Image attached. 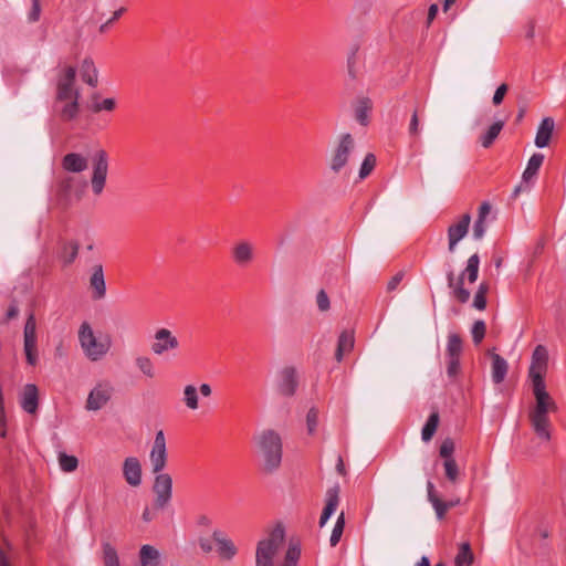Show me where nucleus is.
I'll list each match as a JSON object with an SVG mask.
<instances>
[{
  "instance_id": "1",
  "label": "nucleus",
  "mask_w": 566,
  "mask_h": 566,
  "mask_svg": "<svg viewBox=\"0 0 566 566\" xmlns=\"http://www.w3.org/2000/svg\"><path fill=\"white\" fill-rule=\"evenodd\" d=\"M535 406L530 411V421L536 436L545 441H549L552 436L549 431L548 412L556 410L557 406L546 390L545 384H532Z\"/></svg>"
},
{
  "instance_id": "2",
  "label": "nucleus",
  "mask_w": 566,
  "mask_h": 566,
  "mask_svg": "<svg viewBox=\"0 0 566 566\" xmlns=\"http://www.w3.org/2000/svg\"><path fill=\"white\" fill-rule=\"evenodd\" d=\"M75 78L76 69L74 66H66L57 78L55 104L69 101L57 111L63 122L73 120L80 112V92L74 88Z\"/></svg>"
},
{
  "instance_id": "3",
  "label": "nucleus",
  "mask_w": 566,
  "mask_h": 566,
  "mask_svg": "<svg viewBox=\"0 0 566 566\" xmlns=\"http://www.w3.org/2000/svg\"><path fill=\"white\" fill-rule=\"evenodd\" d=\"M263 458V470L275 472L282 462L283 444L280 434L273 429L263 430L256 438Z\"/></svg>"
},
{
  "instance_id": "4",
  "label": "nucleus",
  "mask_w": 566,
  "mask_h": 566,
  "mask_svg": "<svg viewBox=\"0 0 566 566\" xmlns=\"http://www.w3.org/2000/svg\"><path fill=\"white\" fill-rule=\"evenodd\" d=\"M285 536L284 527L277 524L268 538L258 543L255 552V566H274L273 559L283 543Z\"/></svg>"
},
{
  "instance_id": "5",
  "label": "nucleus",
  "mask_w": 566,
  "mask_h": 566,
  "mask_svg": "<svg viewBox=\"0 0 566 566\" xmlns=\"http://www.w3.org/2000/svg\"><path fill=\"white\" fill-rule=\"evenodd\" d=\"M78 338L86 356L92 360L101 359L109 349L111 340L107 336H96L86 321L82 324Z\"/></svg>"
},
{
  "instance_id": "6",
  "label": "nucleus",
  "mask_w": 566,
  "mask_h": 566,
  "mask_svg": "<svg viewBox=\"0 0 566 566\" xmlns=\"http://www.w3.org/2000/svg\"><path fill=\"white\" fill-rule=\"evenodd\" d=\"M93 172L91 178V186L93 193L99 196L106 184L108 172V155L104 149H98L92 158Z\"/></svg>"
},
{
  "instance_id": "7",
  "label": "nucleus",
  "mask_w": 566,
  "mask_h": 566,
  "mask_svg": "<svg viewBox=\"0 0 566 566\" xmlns=\"http://www.w3.org/2000/svg\"><path fill=\"white\" fill-rule=\"evenodd\" d=\"M354 148V137L349 133L342 134L331 159L329 167L333 172L338 174L347 165Z\"/></svg>"
},
{
  "instance_id": "8",
  "label": "nucleus",
  "mask_w": 566,
  "mask_h": 566,
  "mask_svg": "<svg viewBox=\"0 0 566 566\" xmlns=\"http://www.w3.org/2000/svg\"><path fill=\"white\" fill-rule=\"evenodd\" d=\"M153 492L155 494L154 507L164 510L172 497V479L168 473H155Z\"/></svg>"
},
{
  "instance_id": "9",
  "label": "nucleus",
  "mask_w": 566,
  "mask_h": 566,
  "mask_svg": "<svg viewBox=\"0 0 566 566\" xmlns=\"http://www.w3.org/2000/svg\"><path fill=\"white\" fill-rule=\"evenodd\" d=\"M548 366V352L545 346L537 345L532 355V361L528 369V377L532 384H545L544 377Z\"/></svg>"
},
{
  "instance_id": "10",
  "label": "nucleus",
  "mask_w": 566,
  "mask_h": 566,
  "mask_svg": "<svg viewBox=\"0 0 566 566\" xmlns=\"http://www.w3.org/2000/svg\"><path fill=\"white\" fill-rule=\"evenodd\" d=\"M149 461L153 473H160L167 463L166 439L163 430L157 431L150 450Z\"/></svg>"
},
{
  "instance_id": "11",
  "label": "nucleus",
  "mask_w": 566,
  "mask_h": 566,
  "mask_svg": "<svg viewBox=\"0 0 566 566\" xmlns=\"http://www.w3.org/2000/svg\"><path fill=\"white\" fill-rule=\"evenodd\" d=\"M113 386L108 381L98 382L88 394L86 409L97 411L102 409L112 398Z\"/></svg>"
},
{
  "instance_id": "12",
  "label": "nucleus",
  "mask_w": 566,
  "mask_h": 566,
  "mask_svg": "<svg viewBox=\"0 0 566 566\" xmlns=\"http://www.w3.org/2000/svg\"><path fill=\"white\" fill-rule=\"evenodd\" d=\"M24 353L29 365L38 363L36 353V321H25L24 325Z\"/></svg>"
},
{
  "instance_id": "13",
  "label": "nucleus",
  "mask_w": 566,
  "mask_h": 566,
  "mask_svg": "<svg viewBox=\"0 0 566 566\" xmlns=\"http://www.w3.org/2000/svg\"><path fill=\"white\" fill-rule=\"evenodd\" d=\"M470 222H471L470 213H464L458 223L451 224L448 228V239H449L448 250H449V252L453 253L458 242L467 235V233L469 231Z\"/></svg>"
},
{
  "instance_id": "14",
  "label": "nucleus",
  "mask_w": 566,
  "mask_h": 566,
  "mask_svg": "<svg viewBox=\"0 0 566 566\" xmlns=\"http://www.w3.org/2000/svg\"><path fill=\"white\" fill-rule=\"evenodd\" d=\"M90 290L91 296L95 301L102 300L106 295V284L102 264H95L92 266L90 276Z\"/></svg>"
},
{
  "instance_id": "15",
  "label": "nucleus",
  "mask_w": 566,
  "mask_h": 566,
  "mask_svg": "<svg viewBox=\"0 0 566 566\" xmlns=\"http://www.w3.org/2000/svg\"><path fill=\"white\" fill-rule=\"evenodd\" d=\"M298 381L294 367H285L280 373L279 390L283 396L292 397L297 389Z\"/></svg>"
},
{
  "instance_id": "16",
  "label": "nucleus",
  "mask_w": 566,
  "mask_h": 566,
  "mask_svg": "<svg viewBox=\"0 0 566 566\" xmlns=\"http://www.w3.org/2000/svg\"><path fill=\"white\" fill-rule=\"evenodd\" d=\"M75 186L74 177H64L56 184L55 198L57 205L63 209H66L72 201V192Z\"/></svg>"
},
{
  "instance_id": "17",
  "label": "nucleus",
  "mask_w": 566,
  "mask_h": 566,
  "mask_svg": "<svg viewBox=\"0 0 566 566\" xmlns=\"http://www.w3.org/2000/svg\"><path fill=\"white\" fill-rule=\"evenodd\" d=\"M20 406L30 415L36 412L39 407V389L34 384H27L23 387L20 395Z\"/></svg>"
},
{
  "instance_id": "18",
  "label": "nucleus",
  "mask_w": 566,
  "mask_h": 566,
  "mask_svg": "<svg viewBox=\"0 0 566 566\" xmlns=\"http://www.w3.org/2000/svg\"><path fill=\"white\" fill-rule=\"evenodd\" d=\"M123 475L130 486H139L142 483V465L137 458H126L123 463Z\"/></svg>"
},
{
  "instance_id": "19",
  "label": "nucleus",
  "mask_w": 566,
  "mask_h": 566,
  "mask_svg": "<svg viewBox=\"0 0 566 566\" xmlns=\"http://www.w3.org/2000/svg\"><path fill=\"white\" fill-rule=\"evenodd\" d=\"M231 255L237 265L248 266L254 259L253 245L248 241H240L232 248Z\"/></svg>"
},
{
  "instance_id": "20",
  "label": "nucleus",
  "mask_w": 566,
  "mask_h": 566,
  "mask_svg": "<svg viewBox=\"0 0 566 566\" xmlns=\"http://www.w3.org/2000/svg\"><path fill=\"white\" fill-rule=\"evenodd\" d=\"M177 346V338L172 336L168 329L161 328L155 334V342L151 345V349L155 354L160 355L168 349L176 348Z\"/></svg>"
},
{
  "instance_id": "21",
  "label": "nucleus",
  "mask_w": 566,
  "mask_h": 566,
  "mask_svg": "<svg viewBox=\"0 0 566 566\" xmlns=\"http://www.w3.org/2000/svg\"><path fill=\"white\" fill-rule=\"evenodd\" d=\"M212 538L218 545V553L223 559H232L237 554V547L233 542L222 536V532L216 530L212 533Z\"/></svg>"
},
{
  "instance_id": "22",
  "label": "nucleus",
  "mask_w": 566,
  "mask_h": 566,
  "mask_svg": "<svg viewBox=\"0 0 566 566\" xmlns=\"http://www.w3.org/2000/svg\"><path fill=\"white\" fill-rule=\"evenodd\" d=\"M554 127H555V123L552 117L543 118V120L541 122V124L538 126L537 134L535 137V145L538 148H544V147L548 146L552 135H553Z\"/></svg>"
},
{
  "instance_id": "23",
  "label": "nucleus",
  "mask_w": 566,
  "mask_h": 566,
  "mask_svg": "<svg viewBox=\"0 0 566 566\" xmlns=\"http://www.w3.org/2000/svg\"><path fill=\"white\" fill-rule=\"evenodd\" d=\"M80 244L77 241H62L59 250V259L64 266L71 265L78 254Z\"/></svg>"
},
{
  "instance_id": "24",
  "label": "nucleus",
  "mask_w": 566,
  "mask_h": 566,
  "mask_svg": "<svg viewBox=\"0 0 566 566\" xmlns=\"http://www.w3.org/2000/svg\"><path fill=\"white\" fill-rule=\"evenodd\" d=\"M62 167L70 172H82L87 168V159L77 153H69L62 159Z\"/></svg>"
},
{
  "instance_id": "25",
  "label": "nucleus",
  "mask_w": 566,
  "mask_h": 566,
  "mask_svg": "<svg viewBox=\"0 0 566 566\" xmlns=\"http://www.w3.org/2000/svg\"><path fill=\"white\" fill-rule=\"evenodd\" d=\"M354 332L345 329L340 333L337 340V347L335 350V359L339 363L343 360L345 354L349 353L354 347Z\"/></svg>"
},
{
  "instance_id": "26",
  "label": "nucleus",
  "mask_w": 566,
  "mask_h": 566,
  "mask_svg": "<svg viewBox=\"0 0 566 566\" xmlns=\"http://www.w3.org/2000/svg\"><path fill=\"white\" fill-rule=\"evenodd\" d=\"M139 564L140 566H160V552L149 544L143 545L139 549Z\"/></svg>"
},
{
  "instance_id": "27",
  "label": "nucleus",
  "mask_w": 566,
  "mask_h": 566,
  "mask_svg": "<svg viewBox=\"0 0 566 566\" xmlns=\"http://www.w3.org/2000/svg\"><path fill=\"white\" fill-rule=\"evenodd\" d=\"M448 286L453 290L454 297L460 303H467L470 298V292L463 287V277L460 276L458 282L454 281V272L450 270L447 273Z\"/></svg>"
},
{
  "instance_id": "28",
  "label": "nucleus",
  "mask_w": 566,
  "mask_h": 566,
  "mask_svg": "<svg viewBox=\"0 0 566 566\" xmlns=\"http://www.w3.org/2000/svg\"><path fill=\"white\" fill-rule=\"evenodd\" d=\"M544 161V155L541 153H535L528 159L526 169L522 175V179L524 184H530L538 174V170Z\"/></svg>"
},
{
  "instance_id": "29",
  "label": "nucleus",
  "mask_w": 566,
  "mask_h": 566,
  "mask_svg": "<svg viewBox=\"0 0 566 566\" xmlns=\"http://www.w3.org/2000/svg\"><path fill=\"white\" fill-rule=\"evenodd\" d=\"M507 361L499 354H492V380L494 384H501L507 374Z\"/></svg>"
},
{
  "instance_id": "30",
  "label": "nucleus",
  "mask_w": 566,
  "mask_h": 566,
  "mask_svg": "<svg viewBox=\"0 0 566 566\" xmlns=\"http://www.w3.org/2000/svg\"><path fill=\"white\" fill-rule=\"evenodd\" d=\"M439 422V411L437 409H433L421 430V439L423 442H429L433 438L438 429Z\"/></svg>"
},
{
  "instance_id": "31",
  "label": "nucleus",
  "mask_w": 566,
  "mask_h": 566,
  "mask_svg": "<svg viewBox=\"0 0 566 566\" xmlns=\"http://www.w3.org/2000/svg\"><path fill=\"white\" fill-rule=\"evenodd\" d=\"M339 491L340 488L337 483L326 491V504L322 512L323 515L331 518V516L335 513L339 503Z\"/></svg>"
},
{
  "instance_id": "32",
  "label": "nucleus",
  "mask_w": 566,
  "mask_h": 566,
  "mask_svg": "<svg viewBox=\"0 0 566 566\" xmlns=\"http://www.w3.org/2000/svg\"><path fill=\"white\" fill-rule=\"evenodd\" d=\"M339 491L340 488L337 483L326 491V504L322 512L323 515L331 518V516L335 513L339 503Z\"/></svg>"
},
{
  "instance_id": "33",
  "label": "nucleus",
  "mask_w": 566,
  "mask_h": 566,
  "mask_svg": "<svg viewBox=\"0 0 566 566\" xmlns=\"http://www.w3.org/2000/svg\"><path fill=\"white\" fill-rule=\"evenodd\" d=\"M97 74L98 72L94 65L93 60L90 57L84 59L81 66L82 80L90 86L96 87L98 83Z\"/></svg>"
},
{
  "instance_id": "34",
  "label": "nucleus",
  "mask_w": 566,
  "mask_h": 566,
  "mask_svg": "<svg viewBox=\"0 0 566 566\" xmlns=\"http://www.w3.org/2000/svg\"><path fill=\"white\" fill-rule=\"evenodd\" d=\"M504 125H505V120H496V122H494L486 129V132L483 135H481V137H480L481 145L484 148L491 147L493 145V143L495 142V139L497 138V136L500 135V133L503 129Z\"/></svg>"
},
{
  "instance_id": "35",
  "label": "nucleus",
  "mask_w": 566,
  "mask_h": 566,
  "mask_svg": "<svg viewBox=\"0 0 566 566\" xmlns=\"http://www.w3.org/2000/svg\"><path fill=\"white\" fill-rule=\"evenodd\" d=\"M370 109L371 101L368 97H361L358 99L355 108V117L360 125L366 126L368 124V113Z\"/></svg>"
},
{
  "instance_id": "36",
  "label": "nucleus",
  "mask_w": 566,
  "mask_h": 566,
  "mask_svg": "<svg viewBox=\"0 0 566 566\" xmlns=\"http://www.w3.org/2000/svg\"><path fill=\"white\" fill-rule=\"evenodd\" d=\"M479 265H480V256L478 253H474L473 255H471L469 258V260L467 262V266L460 276H462L464 279V276L467 275L469 282L474 283L478 279Z\"/></svg>"
},
{
  "instance_id": "37",
  "label": "nucleus",
  "mask_w": 566,
  "mask_h": 566,
  "mask_svg": "<svg viewBox=\"0 0 566 566\" xmlns=\"http://www.w3.org/2000/svg\"><path fill=\"white\" fill-rule=\"evenodd\" d=\"M473 553L468 542L462 543L454 558V566H470L473 563Z\"/></svg>"
},
{
  "instance_id": "38",
  "label": "nucleus",
  "mask_w": 566,
  "mask_h": 566,
  "mask_svg": "<svg viewBox=\"0 0 566 566\" xmlns=\"http://www.w3.org/2000/svg\"><path fill=\"white\" fill-rule=\"evenodd\" d=\"M462 353V339L459 334L450 333L447 344V357H460Z\"/></svg>"
},
{
  "instance_id": "39",
  "label": "nucleus",
  "mask_w": 566,
  "mask_h": 566,
  "mask_svg": "<svg viewBox=\"0 0 566 566\" xmlns=\"http://www.w3.org/2000/svg\"><path fill=\"white\" fill-rule=\"evenodd\" d=\"M184 402L191 410L198 409V407H199L198 390L193 385H187L184 388Z\"/></svg>"
},
{
  "instance_id": "40",
  "label": "nucleus",
  "mask_w": 566,
  "mask_h": 566,
  "mask_svg": "<svg viewBox=\"0 0 566 566\" xmlns=\"http://www.w3.org/2000/svg\"><path fill=\"white\" fill-rule=\"evenodd\" d=\"M344 527H345V515H344V512H342L336 520V523L334 525V528H333L331 537H329V544L332 547H335L339 543L340 537L344 532Z\"/></svg>"
},
{
  "instance_id": "41",
  "label": "nucleus",
  "mask_w": 566,
  "mask_h": 566,
  "mask_svg": "<svg viewBox=\"0 0 566 566\" xmlns=\"http://www.w3.org/2000/svg\"><path fill=\"white\" fill-rule=\"evenodd\" d=\"M103 559L105 566H120L116 549L109 544H103Z\"/></svg>"
},
{
  "instance_id": "42",
  "label": "nucleus",
  "mask_w": 566,
  "mask_h": 566,
  "mask_svg": "<svg viewBox=\"0 0 566 566\" xmlns=\"http://www.w3.org/2000/svg\"><path fill=\"white\" fill-rule=\"evenodd\" d=\"M489 292V284L486 282H482L480 285H479V289L474 295V298H473V306L476 308V310H484L486 307V294Z\"/></svg>"
},
{
  "instance_id": "43",
  "label": "nucleus",
  "mask_w": 566,
  "mask_h": 566,
  "mask_svg": "<svg viewBox=\"0 0 566 566\" xmlns=\"http://www.w3.org/2000/svg\"><path fill=\"white\" fill-rule=\"evenodd\" d=\"M59 464L62 471L64 472H73L76 470L78 465V460L74 455H69L64 452L59 453Z\"/></svg>"
},
{
  "instance_id": "44",
  "label": "nucleus",
  "mask_w": 566,
  "mask_h": 566,
  "mask_svg": "<svg viewBox=\"0 0 566 566\" xmlns=\"http://www.w3.org/2000/svg\"><path fill=\"white\" fill-rule=\"evenodd\" d=\"M375 166H376V156L373 153H368L365 156V158L360 165L359 178L360 179L367 178L374 170Z\"/></svg>"
},
{
  "instance_id": "45",
  "label": "nucleus",
  "mask_w": 566,
  "mask_h": 566,
  "mask_svg": "<svg viewBox=\"0 0 566 566\" xmlns=\"http://www.w3.org/2000/svg\"><path fill=\"white\" fill-rule=\"evenodd\" d=\"M116 108V101L115 98H104L101 102L91 103L90 109L91 112L97 114L103 111L106 112H113Z\"/></svg>"
},
{
  "instance_id": "46",
  "label": "nucleus",
  "mask_w": 566,
  "mask_h": 566,
  "mask_svg": "<svg viewBox=\"0 0 566 566\" xmlns=\"http://www.w3.org/2000/svg\"><path fill=\"white\" fill-rule=\"evenodd\" d=\"M446 478L451 482L455 483L459 479V467L454 459L444 460L443 462Z\"/></svg>"
},
{
  "instance_id": "47",
  "label": "nucleus",
  "mask_w": 566,
  "mask_h": 566,
  "mask_svg": "<svg viewBox=\"0 0 566 566\" xmlns=\"http://www.w3.org/2000/svg\"><path fill=\"white\" fill-rule=\"evenodd\" d=\"M136 365L145 376H147L149 378H153L155 376L154 365L148 357H145V356L137 357Z\"/></svg>"
},
{
  "instance_id": "48",
  "label": "nucleus",
  "mask_w": 566,
  "mask_h": 566,
  "mask_svg": "<svg viewBox=\"0 0 566 566\" xmlns=\"http://www.w3.org/2000/svg\"><path fill=\"white\" fill-rule=\"evenodd\" d=\"M317 424H318V409L316 407H312L306 415L307 432L310 434H313L317 429Z\"/></svg>"
},
{
  "instance_id": "49",
  "label": "nucleus",
  "mask_w": 566,
  "mask_h": 566,
  "mask_svg": "<svg viewBox=\"0 0 566 566\" xmlns=\"http://www.w3.org/2000/svg\"><path fill=\"white\" fill-rule=\"evenodd\" d=\"M454 442L451 438H446L439 449V454L444 460L453 459Z\"/></svg>"
},
{
  "instance_id": "50",
  "label": "nucleus",
  "mask_w": 566,
  "mask_h": 566,
  "mask_svg": "<svg viewBox=\"0 0 566 566\" xmlns=\"http://www.w3.org/2000/svg\"><path fill=\"white\" fill-rule=\"evenodd\" d=\"M486 326L484 321H475L471 329L472 338L475 345L480 344L484 338Z\"/></svg>"
},
{
  "instance_id": "51",
  "label": "nucleus",
  "mask_w": 566,
  "mask_h": 566,
  "mask_svg": "<svg viewBox=\"0 0 566 566\" xmlns=\"http://www.w3.org/2000/svg\"><path fill=\"white\" fill-rule=\"evenodd\" d=\"M429 502L431 503L432 507L434 509L437 518L440 521L443 520L448 512L446 501H442L440 497H434V499H431V501H429Z\"/></svg>"
},
{
  "instance_id": "52",
  "label": "nucleus",
  "mask_w": 566,
  "mask_h": 566,
  "mask_svg": "<svg viewBox=\"0 0 566 566\" xmlns=\"http://www.w3.org/2000/svg\"><path fill=\"white\" fill-rule=\"evenodd\" d=\"M301 557V546L298 543H290L289 548L285 554V559L289 562H293L297 565L298 559Z\"/></svg>"
},
{
  "instance_id": "53",
  "label": "nucleus",
  "mask_w": 566,
  "mask_h": 566,
  "mask_svg": "<svg viewBox=\"0 0 566 566\" xmlns=\"http://www.w3.org/2000/svg\"><path fill=\"white\" fill-rule=\"evenodd\" d=\"M447 375L449 378H455L460 371V357H447Z\"/></svg>"
},
{
  "instance_id": "54",
  "label": "nucleus",
  "mask_w": 566,
  "mask_h": 566,
  "mask_svg": "<svg viewBox=\"0 0 566 566\" xmlns=\"http://www.w3.org/2000/svg\"><path fill=\"white\" fill-rule=\"evenodd\" d=\"M357 48L352 51L347 59V74L352 80L357 78V71H356V64H357Z\"/></svg>"
},
{
  "instance_id": "55",
  "label": "nucleus",
  "mask_w": 566,
  "mask_h": 566,
  "mask_svg": "<svg viewBox=\"0 0 566 566\" xmlns=\"http://www.w3.org/2000/svg\"><path fill=\"white\" fill-rule=\"evenodd\" d=\"M32 7L28 14V20L31 23L38 22L41 17V3L40 0H31Z\"/></svg>"
},
{
  "instance_id": "56",
  "label": "nucleus",
  "mask_w": 566,
  "mask_h": 566,
  "mask_svg": "<svg viewBox=\"0 0 566 566\" xmlns=\"http://www.w3.org/2000/svg\"><path fill=\"white\" fill-rule=\"evenodd\" d=\"M509 91V85L505 84V83H502L495 91L494 95H493V98H492V103L493 105L495 106H499L500 104H502L506 93Z\"/></svg>"
},
{
  "instance_id": "57",
  "label": "nucleus",
  "mask_w": 566,
  "mask_h": 566,
  "mask_svg": "<svg viewBox=\"0 0 566 566\" xmlns=\"http://www.w3.org/2000/svg\"><path fill=\"white\" fill-rule=\"evenodd\" d=\"M408 132H409L410 137H418V135L420 133L419 117H418V111L417 109H415L412 115H411Z\"/></svg>"
},
{
  "instance_id": "58",
  "label": "nucleus",
  "mask_w": 566,
  "mask_h": 566,
  "mask_svg": "<svg viewBox=\"0 0 566 566\" xmlns=\"http://www.w3.org/2000/svg\"><path fill=\"white\" fill-rule=\"evenodd\" d=\"M316 304L319 311L325 312L329 308V297L324 290L318 291Z\"/></svg>"
},
{
  "instance_id": "59",
  "label": "nucleus",
  "mask_w": 566,
  "mask_h": 566,
  "mask_svg": "<svg viewBox=\"0 0 566 566\" xmlns=\"http://www.w3.org/2000/svg\"><path fill=\"white\" fill-rule=\"evenodd\" d=\"M405 277V272L403 271H399L397 272L390 280L389 282L387 283V292L388 293H391L394 291L397 290V287L399 286V284L401 283V281L403 280Z\"/></svg>"
},
{
  "instance_id": "60",
  "label": "nucleus",
  "mask_w": 566,
  "mask_h": 566,
  "mask_svg": "<svg viewBox=\"0 0 566 566\" xmlns=\"http://www.w3.org/2000/svg\"><path fill=\"white\" fill-rule=\"evenodd\" d=\"M20 305L21 302L13 297L10 302V305L7 310L4 318H15L20 314Z\"/></svg>"
},
{
  "instance_id": "61",
  "label": "nucleus",
  "mask_w": 566,
  "mask_h": 566,
  "mask_svg": "<svg viewBox=\"0 0 566 566\" xmlns=\"http://www.w3.org/2000/svg\"><path fill=\"white\" fill-rule=\"evenodd\" d=\"M485 233V224H484V221L482 220H475L474 222V226H473V237L475 240H480L483 238Z\"/></svg>"
},
{
  "instance_id": "62",
  "label": "nucleus",
  "mask_w": 566,
  "mask_h": 566,
  "mask_svg": "<svg viewBox=\"0 0 566 566\" xmlns=\"http://www.w3.org/2000/svg\"><path fill=\"white\" fill-rule=\"evenodd\" d=\"M535 27L536 22L534 19L528 20V22L524 27V36L528 40L533 39L535 35Z\"/></svg>"
},
{
  "instance_id": "63",
  "label": "nucleus",
  "mask_w": 566,
  "mask_h": 566,
  "mask_svg": "<svg viewBox=\"0 0 566 566\" xmlns=\"http://www.w3.org/2000/svg\"><path fill=\"white\" fill-rule=\"evenodd\" d=\"M491 211V205L489 201H483L479 208V216H478V220H482V221H485V218L486 216L490 213Z\"/></svg>"
},
{
  "instance_id": "64",
  "label": "nucleus",
  "mask_w": 566,
  "mask_h": 566,
  "mask_svg": "<svg viewBox=\"0 0 566 566\" xmlns=\"http://www.w3.org/2000/svg\"><path fill=\"white\" fill-rule=\"evenodd\" d=\"M438 6L437 4H431L429 7V10H428V17H427V27L429 28L431 22L436 19L437 14H438Z\"/></svg>"
}]
</instances>
